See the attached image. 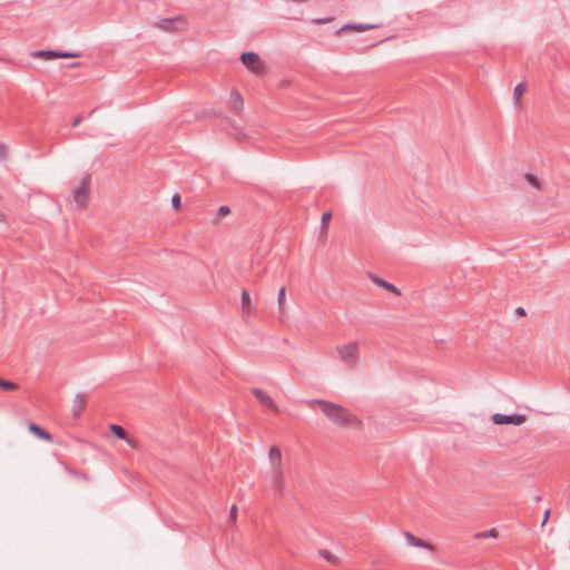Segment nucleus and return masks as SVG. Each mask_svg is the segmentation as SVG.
Segmentation results:
<instances>
[{
  "mask_svg": "<svg viewBox=\"0 0 570 570\" xmlns=\"http://www.w3.org/2000/svg\"><path fill=\"white\" fill-rule=\"evenodd\" d=\"M91 178L86 174L80 181V186L73 190L72 197L77 206L82 209L88 205L90 194Z\"/></svg>",
  "mask_w": 570,
  "mask_h": 570,
  "instance_id": "nucleus-3",
  "label": "nucleus"
},
{
  "mask_svg": "<svg viewBox=\"0 0 570 570\" xmlns=\"http://www.w3.org/2000/svg\"><path fill=\"white\" fill-rule=\"evenodd\" d=\"M109 430L118 439L126 441L131 448H136L135 440L128 436L126 430L122 426L118 424H110Z\"/></svg>",
  "mask_w": 570,
  "mask_h": 570,
  "instance_id": "nucleus-11",
  "label": "nucleus"
},
{
  "mask_svg": "<svg viewBox=\"0 0 570 570\" xmlns=\"http://www.w3.org/2000/svg\"><path fill=\"white\" fill-rule=\"evenodd\" d=\"M482 537H492V538H497L498 535V532L495 529H491L488 533H483L481 534Z\"/></svg>",
  "mask_w": 570,
  "mask_h": 570,
  "instance_id": "nucleus-30",
  "label": "nucleus"
},
{
  "mask_svg": "<svg viewBox=\"0 0 570 570\" xmlns=\"http://www.w3.org/2000/svg\"><path fill=\"white\" fill-rule=\"evenodd\" d=\"M331 20H332V18H322V19H315L313 22L316 24H323V23L330 22Z\"/></svg>",
  "mask_w": 570,
  "mask_h": 570,
  "instance_id": "nucleus-29",
  "label": "nucleus"
},
{
  "mask_svg": "<svg viewBox=\"0 0 570 570\" xmlns=\"http://www.w3.org/2000/svg\"><path fill=\"white\" fill-rule=\"evenodd\" d=\"M271 488L276 499H282L285 489V478L283 470L272 471Z\"/></svg>",
  "mask_w": 570,
  "mask_h": 570,
  "instance_id": "nucleus-5",
  "label": "nucleus"
},
{
  "mask_svg": "<svg viewBox=\"0 0 570 570\" xmlns=\"http://www.w3.org/2000/svg\"><path fill=\"white\" fill-rule=\"evenodd\" d=\"M320 556L323 557L328 563L333 566H337L340 560L336 556H334L330 550L322 549L318 551Z\"/></svg>",
  "mask_w": 570,
  "mask_h": 570,
  "instance_id": "nucleus-19",
  "label": "nucleus"
},
{
  "mask_svg": "<svg viewBox=\"0 0 570 570\" xmlns=\"http://www.w3.org/2000/svg\"><path fill=\"white\" fill-rule=\"evenodd\" d=\"M35 57L43 59H56V58H73L79 57V53H70L57 50H38L33 52Z\"/></svg>",
  "mask_w": 570,
  "mask_h": 570,
  "instance_id": "nucleus-8",
  "label": "nucleus"
},
{
  "mask_svg": "<svg viewBox=\"0 0 570 570\" xmlns=\"http://www.w3.org/2000/svg\"><path fill=\"white\" fill-rule=\"evenodd\" d=\"M171 205L176 210L180 208V196L178 194H175L171 197Z\"/></svg>",
  "mask_w": 570,
  "mask_h": 570,
  "instance_id": "nucleus-26",
  "label": "nucleus"
},
{
  "mask_svg": "<svg viewBox=\"0 0 570 570\" xmlns=\"http://www.w3.org/2000/svg\"><path fill=\"white\" fill-rule=\"evenodd\" d=\"M306 404L309 407L317 405L322 413L337 426L347 428L361 424L356 415L336 403L325 400H311Z\"/></svg>",
  "mask_w": 570,
  "mask_h": 570,
  "instance_id": "nucleus-1",
  "label": "nucleus"
},
{
  "mask_svg": "<svg viewBox=\"0 0 570 570\" xmlns=\"http://www.w3.org/2000/svg\"><path fill=\"white\" fill-rule=\"evenodd\" d=\"M370 278L377 286L383 287L384 289H386L397 296L401 295V291L397 287H395L393 284L384 281L383 278H380L379 276H376L374 274H370Z\"/></svg>",
  "mask_w": 570,
  "mask_h": 570,
  "instance_id": "nucleus-14",
  "label": "nucleus"
},
{
  "mask_svg": "<svg viewBox=\"0 0 570 570\" xmlns=\"http://www.w3.org/2000/svg\"><path fill=\"white\" fill-rule=\"evenodd\" d=\"M331 219H332V213L331 212H325L322 215V219H321V234L323 236L327 235L328 224H330Z\"/></svg>",
  "mask_w": 570,
  "mask_h": 570,
  "instance_id": "nucleus-18",
  "label": "nucleus"
},
{
  "mask_svg": "<svg viewBox=\"0 0 570 570\" xmlns=\"http://www.w3.org/2000/svg\"><path fill=\"white\" fill-rule=\"evenodd\" d=\"M272 471L283 470L282 466V451L277 445H273L268 452Z\"/></svg>",
  "mask_w": 570,
  "mask_h": 570,
  "instance_id": "nucleus-9",
  "label": "nucleus"
},
{
  "mask_svg": "<svg viewBox=\"0 0 570 570\" xmlns=\"http://www.w3.org/2000/svg\"><path fill=\"white\" fill-rule=\"evenodd\" d=\"M86 409V395L77 394L73 404H72V413L75 417H79L81 413Z\"/></svg>",
  "mask_w": 570,
  "mask_h": 570,
  "instance_id": "nucleus-15",
  "label": "nucleus"
},
{
  "mask_svg": "<svg viewBox=\"0 0 570 570\" xmlns=\"http://www.w3.org/2000/svg\"><path fill=\"white\" fill-rule=\"evenodd\" d=\"M29 431L33 435H36V436H38V438H40V439H42L45 441H48V442H51L52 439H53L52 435L48 431H46L45 429H42L41 426H39L36 423H30L29 424Z\"/></svg>",
  "mask_w": 570,
  "mask_h": 570,
  "instance_id": "nucleus-16",
  "label": "nucleus"
},
{
  "mask_svg": "<svg viewBox=\"0 0 570 570\" xmlns=\"http://www.w3.org/2000/svg\"><path fill=\"white\" fill-rule=\"evenodd\" d=\"M242 63L255 75H262L264 66L259 61V57L255 52H244L240 56Z\"/></svg>",
  "mask_w": 570,
  "mask_h": 570,
  "instance_id": "nucleus-4",
  "label": "nucleus"
},
{
  "mask_svg": "<svg viewBox=\"0 0 570 570\" xmlns=\"http://www.w3.org/2000/svg\"><path fill=\"white\" fill-rule=\"evenodd\" d=\"M250 296L249 293L246 289H243L242 292V309L243 313H249L250 311Z\"/></svg>",
  "mask_w": 570,
  "mask_h": 570,
  "instance_id": "nucleus-20",
  "label": "nucleus"
},
{
  "mask_svg": "<svg viewBox=\"0 0 570 570\" xmlns=\"http://www.w3.org/2000/svg\"><path fill=\"white\" fill-rule=\"evenodd\" d=\"M7 158V147L4 144L0 142V160Z\"/></svg>",
  "mask_w": 570,
  "mask_h": 570,
  "instance_id": "nucleus-27",
  "label": "nucleus"
},
{
  "mask_svg": "<svg viewBox=\"0 0 570 570\" xmlns=\"http://www.w3.org/2000/svg\"><path fill=\"white\" fill-rule=\"evenodd\" d=\"M338 356L343 363H345L350 368H353L360 358L358 344L356 342H351L348 344L338 345L336 347Z\"/></svg>",
  "mask_w": 570,
  "mask_h": 570,
  "instance_id": "nucleus-2",
  "label": "nucleus"
},
{
  "mask_svg": "<svg viewBox=\"0 0 570 570\" xmlns=\"http://www.w3.org/2000/svg\"><path fill=\"white\" fill-rule=\"evenodd\" d=\"M525 420H527V417L523 414L507 415V414L495 413L492 416L493 423L498 424V425H502V424L520 425V424L524 423Z\"/></svg>",
  "mask_w": 570,
  "mask_h": 570,
  "instance_id": "nucleus-6",
  "label": "nucleus"
},
{
  "mask_svg": "<svg viewBox=\"0 0 570 570\" xmlns=\"http://www.w3.org/2000/svg\"><path fill=\"white\" fill-rule=\"evenodd\" d=\"M379 24H363V23H354V24H345L341 28V31L353 30L356 32H363L370 29L377 28Z\"/></svg>",
  "mask_w": 570,
  "mask_h": 570,
  "instance_id": "nucleus-17",
  "label": "nucleus"
},
{
  "mask_svg": "<svg viewBox=\"0 0 570 570\" xmlns=\"http://www.w3.org/2000/svg\"><path fill=\"white\" fill-rule=\"evenodd\" d=\"M177 24H184V20L181 18H167V19H163L159 23H158V27L165 31H174V30H178L179 27Z\"/></svg>",
  "mask_w": 570,
  "mask_h": 570,
  "instance_id": "nucleus-13",
  "label": "nucleus"
},
{
  "mask_svg": "<svg viewBox=\"0 0 570 570\" xmlns=\"http://www.w3.org/2000/svg\"><path fill=\"white\" fill-rule=\"evenodd\" d=\"M404 537L406 539V542L410 544V546H413V547H417V548H423V549H428V550H433V546L426 541H424L423 539L421 538H417L415 537L414 534H412L411 532H404Z\"/></svg>",
  "mask_w": 570,
  "mask_h": 570,
  "instance_id": "nucleus-12",
  "label": "nucleus"
},
{
  "mask_svg": "<svg viewBox=\"0 0 570 570\" xmlns=\"http://www.w3.org/2000/svg\"><path fill=\"white\" fill-rule=\"evenodd\" d=\"M252 393L263 407L268 409L275 413L279 411L274 400L269 395H267L263 390L253 389Z\"/></svg>",
  "mask_w": 570,
  "mask_h": 570,
  "instance_id": "nucleus-7",
  "label": "nucleus"
},
{
  "mask_svg": "<svg viewBox=\"0 0 570 570\" xmlns=\"http://www.w3.org/2000/svg\"><path fill=\"white\" fill-rule=\"evenodd\" d=\"M229 108L232 111H234L236 115H239L243 110L244 106V99L242 95L237 90H232L230 97H229Z\"/></svg>",
  "mask_w": 570,
  "mask_h": 570,
  "instance_id": "nucleus-10",
  "label": "nucleus"
},
{
  "mask_svg": "<svg viewBox=\"0 0 570 570\" xmlns=\"http://www.w3.org/2000/svg\"><path fill=\"white\" fill-rule=\"evenodd\" d=\"M228 214H230V209L228 206H220L217 210V219H220L225 216H227Z\"/></svg>",
  "mask_w": 570,
  "mask_h": 570,
  "instance_id": "nucleus-24",
  "label": "nucleus"
},
{
  "mask_svg": "<svg viewBox=\"0 0 570 570\" xmlns=\"http://www.w3.org/2000/svg\"><path fill=\"white\" fill-rule=\"evenodd\" d=\"M0 387L4 391H16L19 389V385L14 382L7 381L0 377Z\"/></svg>",
  "mask_w": 570,
  "mask_h": 570,
  "instance_id": "nucleus-22",
  "label": "nucleus"
},
{
  "mask_svg": "<svg viewBox=\"0 0 570 570\" xmlns=\"http://www.w3.org/2000/svg\"><path fill=\"white\" fill-rule=\"evenodd\" d=\"M236 518H237V508H236V505H233L230 509V512H229V520L232 522H234V521H236Z\"/></svg>",
  "mask_w": 570,
  "mask_h": 570,
  "instance_id": "nucleus-28",
  "label": "nucleus"
},
{
  "mask_svg": "<svg viewBox=\"0 0 570 570\" xmlns=\"http://www.w3.org/2000/svg\"><path fill=\"white\" fill-rule=\"evenodd\" d=\"M525 179L534 188H537V189L540 188V183H539L538 178L535 176H533L532 174H527Z\"/></svg>",
  "mask_w": 570,
  "mask_h": 570,
  "instance_id": "nucleus-23",
  "label": "nucleus"
},
{
  "mask_svg": "<svg viewBox=\"0 0 570 570\" xmlns=\"http://www.w3.org/2000/svg\"><path fill=\"white\" fill-rule=\"evenodd\" d=\"M515 312H517V314H519V315H521V316H524V315H525V311H524V308H523V307H518V308L515 309Z\"/></svg>",
  "mask_w": 570,
  "mask_h": 570,
  "instance_id": "nucleus-33",
  "label": "nucleus"
},
{
  "mask_svg": "<svg viewBox=\"0 0 570 570\" xmlns=\"http://www.w3.org/2000/svg\"><path fill=\"white\" fill-rule=\"evenodd\" d=\"M285 295H286V289L285 287H281L279 292H278V305L279 307L282 308L284 302H285Z\"/></svg>",
  "mask_w": 570,
  "mask_h": 570,
  "instance_id": "nucleus-25",
  "label": "nucleus"
},
{
  "mask_svg": "<svg viewBox=\"0 0 570 570\" xmlns=\"http://www.w3.org/2000/svg\"><path fill=\"white\" fill-rule=\"evenodd\" d=\"M525 90H527V87H525L524 82H520L514 87L513 99L515 102L520 101V99H521L522 95L525 92Z\"/></svg>",
  "mask_w": 570,
  "mask_h": 570,
  "instance_id": "nucleus-21",
  "label": "nucleus"
},
{
  "mask_svg": "<svg viewBox=\"0 0 570 570\" xmlns=\"http://www.w3.org/2000/svg\"><path fill=\"white\" fill-rule=\"evenodd\" d=\"M81 121H82V116H77V117L72 120L71 126H72V127H77V126H79V125H80V122H81Z\"/></svg>",
  "mask_w": 570,
  "mask_h": 570,
  "instance_id": "nucleus-31",
  "label": "nucleus"
},
{
  "mask_svg": "<svg viewBox=\"0 0 570 570\" xmlns=\"http://www.w3.org/2000/svg\"><path fill=\"white\" fill-rule=\"evenodd\" d=\"M549 517H550V510H546L544 514H543L542 525H544L548 522Z\"/></svg>",
  "mask_w": 570,
  "mask_h": 570,
  "instance_id": "nucleus-32",
  "label": "nucleus"
}]
</instances>
